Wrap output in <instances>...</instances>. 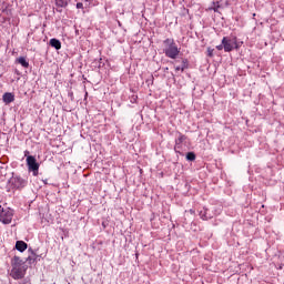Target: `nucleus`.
Masks as SVG:
<instances>
[{"instance_id":"obj_1","label":"nucleus","mask_w":284,"mask_h":284,"mask_svg":"<svg viewBox=\"0 0 284 284\" xmlns=\"http://www.w3.org/2000/svg\"><path fill=\"white\" fill-rule=\"evenodd\" d=\"M12 270H11V276L12 278L19 280V278H23V276H26V262L23 260H21L19 256H14L12 262Z\"/></svg>"},{"instance_id":"obj_2","label":"nucleus","mask_w":284,"mask_h":284,"mask_svg":"<svg viewBox=\"0 0 284 284\" xmlns=\"http://www.w3.org/2000/svg\"><path fill=\"white\" fill-rule=\"evenodd\" d=\"M164 52L170 59H176L179 57V47H176L174 40L168 39L164 41Z\"/></svg>"},{"instance_id":"obj_3","label":"nucleus","mask_w":284,"mask_h":284,"mask_svg":"<svg viewBox=\"0 0 284 284\" xmlns=\"http://www.w3.org/2000/svg\"><path fill=\"white\" fill-rule=\"evenodd\" d=\"M13 215H14V213L12 212V209H3L2 206H0L1 223H3L4 225L12 223Z\"/></svg>"},{"instance_id":"obj_4","label":"nucleus","mask_w":284,"mask_h":284,"mask_svg":"<svg viewBox=\"0 0 284 284\" xmlns=\"http://www.w3.org/2000/svg\"><path fill=\"white\" fill-rule=\"evenodd\" d=\"M222 45H224L225 52H232L234 48H239V42H236V38H223Z\"/></svg>"},{"instance_id":"obj_5","label":"nucleus","mask_w":284,"mask_h":284,"mask_svg":"<svg viewBox=\"0 0 284 284\" xmlns=\"http://www.w3.org/2000/svg\"><path fill=\"white\" fill-rule=\"evenodd\" d=\"M27 164L29 170H32L34 176H37L38 172H39V163H37V159H34V156L29 155L27 158Z\"/></svg>"},{"instance_id":"obj_6","label":"nucleus","mask_w":284,"mask_h":284,"mask_svg":"<svg viewBox=\"0 0 284 284\" xmlns=\"http://www.w3.org/2000/svg\"><path fill=\"white\" fill-rule=\"evenodd\" d=\"M10 183L13 185V187H23L26 185V181L21 178H12L10 180Z\"/></svg>"},{"instance_id":"obj_7","label":"nucleus","mask_w":284,"mask_h":284,"mask_svg":"<svg viewBox=\"0 0 284 284\" xmlns=\"http://www.w3.org/2000/svg\"><path fill=\"white\" fill-rule=\"evenodd\" d=\"M16 250H18V252H26L28 250V244L23 241H18L16 243Z\"/></svg>"},{"instance_id":"obj_8","label":"nucleus","mask_w":284,"mask_h":284,"mask_svg":"<svg viewBox=\"0 0 284 284\" xmlns=\"http://www.w3.org/2000/svg\"><path fill=\"white\" fill-rule=\"evenodd\" d=\"M2 101L8 105L9 103H12L14 101V94L12 93H4L2 95Z\"/></svg>"},{"instance_id":"obj_9","label":"nucleus","mask_w":284,"mask_h":284,"mask_svg":"<svg viewBox=\"0 0 284 284\" xmlns=\"http://www.w3.org/2000/svg\"><path fill=\"white\" fill-rule=\"evenodd\" d=\"M50 45L52 48H55V50H61V41H59L57 39H51L50 40Z\"/></svg>"},{"instance_id":"obj_10","label":"nucleus","mask_w":284,"mask_h":284,"mask_svg":"<svg viewBox=\"0 0 284 284\" xmlns=\"http://www.w3.org/2000/svg\"><path fill=\"white\" fill-rule=\"evenodd\" d=\"M18 63H20L22 68H28V65H30V63H28V60H26V58H19Z\"/></svg>"},{"instance_id":"obj_11","label":"nucleus","mask_w":284,"mask_h":284,"mask_svg":"<svg viewBox=\"0 0 284 284\" xmlns=\"http://www.w3.org/2000/svg\"><path fill=\"white\" fill-rule=\"evenodd\" d=\"M69 2L70 0H57V6H59L60 8H65Z\"/></svg>"},{"instance_id":"obj_12","label":"nucleus","mask_w":284,"mask_h":284,"mask_svg":"<svg viewBox=\"0 0 284 284\" xmlns=\"http://www.w3.org/2000/svg\"><path fill=\"white\" fill-rule=\"evenodd\" d=\"M183 70H185V62L175 67V72H183Z\"/></svg>"},{"instance_id":"obj_13","label":"nucleus","mask_w":284,"mask_h":284,"mask_svg":"<svg viewBox=\"0 0 284 284\" xmlns=\"http://www.w3.org/2000/svg\"><path fill=\"white\" fill-rule=\"evenodd\" d=\"M186 159L187 161H194V159H196V155H194V153H187Z\"/></svg>"},{"instance_id":"obj_14","label":"nucleus","mask_w":284,"mask_h":284,"mask_svg":"<svg viewBox=\"0 0 284 284\" xmlns=\"http://www.w3.org/2000/svg\"><path fill=\"white\" fill-rule=\"evenodd\" d=\"M224 45L223 44H220L216 47L217 50H223Z\"/></svg>"},{"instance_id":"obj_15","label":"nucleus","mask_w":284,"mask_h":284,"mask_svg":"<svg viewBox=\"0 0 284 284\" xmlns=\"http://www.w3.org/2000/svg\"><path fill=\"white\" fill-rule=\"evenodd\" d=\"M77 8H83V3L79 2V3L77 4Z\"/></svg>"}]
</instances>
